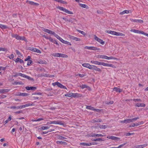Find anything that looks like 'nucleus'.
Wrapping results in <instances>:
<instances>
[{
	"label": "nucleus",
	"mask_w": 148,
	"mask_h": 148,
	"mask_svg": "<svg viewBox=\"0 0 148 148\" xmlns=\"http://www.w3.org/2000/svg\"><path fill=\"white\" fill-rule=\"evenodd\" d=\"M84 67L88 68L90 69L95 70L97 71H100L101 70L95 65H83Z\"/></svg>",
	"instance_id": "nucleus-1"
},
{
	"label": "nucleus",
	"mask_w": 148,
	"mask_h": 148,
	"mask_svg": "<svg viewBox=\"0 0 148 148\" xmlns=\"http://www.w3.org/2000/svg\"><path fill=\"white\" fill-rule=\"evenodd\" d=\"M52 55L54 57H62V58H67L68 56L66 54L59 53H55L52 54Z\"/></svg>",
	"instance_id": "nucleus-2"
},
{
	"label": "nucleus",
	"mask_w": 148,
	"mask_h": 148,
	"mask_svg": "<svg viewBox=\"0 0 148 148\" xmlns=\"http://www.w3.org/2000/svg\"><path fill=\"white\" fill-rule=\"evenodd\" d=\"M52 85L54 86L56 85L58 87L62 89H67V88L66 87L61 84L60 83L58 82L52 83Z\"/></svg>",
	"instance_id": "nucleus-3"
},
{
	"label": "nucleus",
	"mask_w": 148,
	"mask_h": 148,
	"mask_svg": "<svg viewBox=\"0 0 148 148\" xmlns=\"http://www.w3.org/2000/svg\"><path fill=\"white\" fill-rule=\"evenodd\" d=\"M57 8L60 10L63 11V12H65V13H66L68 14H73V12L69 11L67 10L65 8H64L62 7H61L60 6H58L57 7Z\"/></svg>",
	"instance_id": "nucleus-4"
},
{
	"label": "nucleus",
	"mask_w": 148,
	"mask_h": 148,
	"mask_svg": "<svg viewBox=\"0 0 148 148\" xmlns=\"http://www.w3.org/2000/svg\"><path fill=\"white\" fill-rule=\"evenodd\" d=\"M97 57L99 58L105 59L107 60H110L114 59V58L112 57H108L106 56L103 55H98Z\"/></svg>",
	"instance_id": "nucleus-5"
},
{
	"label": "nucleus",
	"mask_w": 148,
	"mask_h": 148,
	"mask_svg": "<svg viewBox=\"0 0 148 148\" xmlns=\"http://www.w3.org/2000/svg\"><path fill=\"white\" fill-rule=\"evenodd\" d=\"M42 30L45 32H46L49 34L53 35L54 36H55V34H56L54 32L46 28H43Z\"/></svg>",
	"instance_id": "nucleus-6"
},
{
	"label": "nucleus",
	"mask_w": 148,
	"mask_h": 148,
	"mask_svg": "<svg viewBox=\"0 0 148 148\" xmlns=\"http://www.w3.org/2000/svg\"><path fill=\"white\" fill-rule=\"evenodd\" d=\"M84 48L89 50H91L95 51L99 50H100V49L99 48H97L96 47H93L85 46L84 47Z\"/></svg>",
	"instance_id": "nucleus-7"
},
{
	"label": "nucleus",
	"mask_w": 148,
	"mask_h": 148,
	"mask_svg": "<svg viewBox=\"0 0 148 148\" xmlns=\"http://www.w3.org/2000/svg\"><path fill=\"white\" fill-rule=\"evenodd\" d=\"M53 124L59 125H64V123L63 122L60 121H53Z\"/></svg>",
	"instance_id": "nucleus-8"
},
{
	"label": "nucleus",
	"mask_w": 148,
	"mask_h": 148,
	"mask_svg": "<svg viewBox=\"0 0 148 148\" xmlns=\"http://www.w3.org/2000/svg\"><path fill=\"white\" fill-rule=\"evenodd\" d=\"M95 39L98 42L100 43L101 45H103L105 44V42L103 41L102 40L98 38L95 35Z\"/></svg>",
	"instance_id": "nucleus-9"
},
{
	"label": "nucleus",
	"mask_w": 148,
	"mask_h": 148,
	"mask_svg": "<svg viewBox=\"0 0 148 148\" xmlns=\"http://www.w3.org/2000/svg\"><path fill=\"white\" fill-rule=\"evenodd\" d=\"M91 62L92 64L96 65H109L108 64H105L104 63H101L99 62L95 61H91Z\"/></svg>",
	"instance_id": "nucleus-10"
},
{
	"label": "nucleus",
	"mask_w": 148,
	"mask_h": 148,
	"mask_svg": "<svg viewBox=\"0 0 148 148\" xmlns=\"http://www.w3.org/2000/svg\"><path fill=\"white\" fill-rule=\"evenodd\" d=\"M68 37L70 39H72L76 41H80L81 40L80 38L72 36L71 35H69L68 36Z\"/></svg>",
	"instance_id": "nucleus-11"
},
{
	"label": "nucleus",
	"mask_w": 148,
	"mask_h": 148,
	"mask_svg": "<svg viewBox=\"0 0 148 148\" xmlns=\"http://www.w3.org/2000/svg\"><path fill=\"white\" fill-rule=\"evenodd\" d=\"M107 138L112 140H119L120 139L119 138L113 136H107Z\"/></svg>",
	"instance_id": "nucleus-12"
},
{
	"label": "nucleus",
	"mask_w": 148,
	"mask_h": 148,
	"mask_svg": "<svg viewBox=\"0 0 148 148\" xmlns=\"http://www.w3.org/2000/svg\"><path fill=\"white\" fill-rule=\"evenodd\" d=\"M132 121L131 120V119H128L125 120L123 121H120V122L121 123H130V122H132Z\"/></svg>",
	"instance_id": "nucleus-13"
},
{
	"label": "nucleus",
	"mask_w": 148,
	"mask_h": 148,
	"mask_svg": "<svg viewBox=\"0 0 148 148\" xmlns=\"http://www.w3.org/2000/svg\"><path fill=\"white\" fill-rule=\"evenodd\" d=\"M104 136L101 134H96L95 133H92L90 136L92 137H103Z\"/></svg>",
	"instance_id": "nucleus-14"
},
{
	"label": "nucleus",
	"mask_w": 148,
	"mask_h": 148,
	"mask_svg": "<svg viewBox=\"0 0 148 148\" xmlns=\"http://www.w3.org/2000/svg\"><path fill=\"white\" fill-rule=\"evenodd\" d=\"M26 3H28L32 5H39V4L38 3H35L33 1H30L28 0H27L26 1Z\"/></svg>",
	"instance_id": "nucleus-15"
},
{
	"label": "nucleus",
	"mask_w": 148,
	"mask_h": 148,
	"mask_svg": "<svg viewBox=\"0 0 148 148\" xmlns=\"http://www.w3.org/2000/svg\"><path fill=\"white\" fill-rule=\"evenodd\" d=\"M132 11L131 10H125L122 12H121L120 13V14L121 15H123L124 14H128L130 13H131Z\"/></svg>",
	"instance_id": "nucleus-16"
},
{
	"label": "nucleus",
	"mask_w": 148,
	"mask_h": 148,
	"mask_svg": "<svg viewBox=\"0 0 148 148\" xmlns=\"http://www.w3.org/2000/svg\"><path fill=\"white\" fill-rule=\"evenodd\" d=\"M113 90L114 91H115L116 92H118L119 93H120L121 92H122L123 91V90L122 89H121L119 88L116 87H115L113 89Z\"/></svg>",
	"instance_id": "nucleus-17"
},
{
	"label": "nucleus",
	"mask_w": 148,
	"mask_h": 148,
	"mask_svg": "<svg viewBox=\"0 0 148 148\" xmlns=\"http://www.w3.org/2000/svg\"><path fill=\"white\" fill-rule=\"evenodd\" d=\"M82 96V95L81 94L73 93V97L74 98L80 97Z\"/></svg>",
	"instance_id": "nucleus-18"
},
{
	"label": "nucleus",
	"mask_w": 148,
	"mask_h": 148,
	"mask_svg": "<svg viewBox=\"0 0 148 148\" xmlns=\"http://www.w3.org/2000/svg\"><path fill=\"white\" fill-rule=\"evenodd\" d=\"M28 95V94L26 93H25L23 92H18L16 95L17 96H27Z\"/></svg>",
	"instance_id": "nucleus-19"
},
{
	"label": "nucleus",
	"mask_w": 148,
	"mask_h": 148,
	"mask_svg": "<svg viewBox=\"0 0 148 148\" xmlns=\"http://www.w3.org/2000/svg\"><path fill=\"white\" fill-rule=\"evenodd\" d=\"M131 20V21L134 22H135L140 23H142L143 22V20H140V19H132Z\"/></svg>",
	"instance_id": "nucleus-20"
},
{
	"label": "nucleus",
	"mask_w": 148,
	"mask_h": 148,
	"mask_svg": "<svg viewBox=\"0 0 148 148\" xmlns=\"http://www.w3.org/2000/svg\"><path fill=\"white\" fill-rule=\"evenodd\" d=\"M102 121V120L100 119L96 118L93 119L92 121V123H95L96 122H101Z\"/></svg>",
	"instance_id": "nucleus-21"
},
{
	"label": "nucleus",
	"mask_w": 148,
	"mask_h": 148,
	"mask_svg": "<svg viewBox=\"0 0 148 148\" xmlns=\"http://www.w3.org/2000/svg\"><path fill=\"white\" fill-rule=\"evenodd\" d=\"M37 63L42 64H47V62L45 60H39L38 61H37Z\"/></svg>",
	"instance_id": "nucleus-22"
},
{
	"label": "nucleus",
	"mask_w": 148,
	"mask_h": 148,
	"mask_svg": "<svg viewBox=\"0 0 148 148\" xmlns=\"http://www.w3.org/2000/svg\"><path fill=\"white\" fill-rule=\"evenodd\" d=\"M106 32L112 35L115 36L116 32L112 31L111 30H107L106 31Z\"/></svg>",
	"instance_id": "nucleus-23"
},
{
	"label": "nucleus",
	"mask_w": 148,
	"mask_h": 148,
	"mask_svg": "<svg viewBox=\"0 0 148 148\" xmlns=\"http://www.w3.org/2000/svg\"><path fill=\"white\" fill-rule=\"evenodd\" d=\"M50 127H55V126L51 125L50 126V127L48 126H43L41 127L40 129L42 130H46L49 129Z\"/></svg>",
	"instance_id": "nucleus-24"
},
{
	"label": "nucleus",
	"mask_w": 148,
	"mask_h": 148,
	"mask_svg": "<svg viewBox=\"0 0 148 148\" xmlns=\"http://www.w3.org/2000/svg\"><path fill=\"white\" fill-rule=\"evenodd\" d=\"M56 143L58 144H60L64 145H67V143L66 142L62 141H57L56 142Z\"/></svg>",
	"instance_id": "nucleus-25"
},
{
	"label": "nucleus",
	"mask_w": 148,
	"mask_h": 148,
	"mask_svg": "<svg viewBox=\"0 0 148 148\" xmlns=\"http://www.w3.org/2000/svg\"><path fill=\"white\" fill-rule=\"evenodd\" d=\"M26 89L27 90H34L36 89V88L35 87H29L27 86L26 87Z\"/></svg>",
	"instance_id": "nucleus-26"
},
{
	"label": "nucleus",
	"mask_w": 148,
	"mask_h": 148,
	"mask_svg": "<svg viewBox=\"0 0 148 148\" xmlns=\"http://www.w3.org/2000/svg\"><path fill=\"white\" fill-rule=\"evenodd\" d=\"M135 106L138 107H144L145 106V105L143 103H137L136 104Z\"/></svg>",
	"instance_id": "nucleus-27"
},
{
	"label": "nucleus",
	"mask_w": 148,
	"mask_h": 148,
	"mask_svg": "<svg viewBox=\"0 0 148 148\" xmlns=\"http://www.w3.org/2000/svg\"><path fill=\"white\" fill-rule=\"evenodd\" d=\"M16 39L17 40H25V38L24 36H21L18 35Z\"/></svg>",
	"instance_id": "nucleus-28"
},
{
	"label": "nucleus",
	"mask_w": 148,
	"mask_h": 148,
	"mask_svg": "<svg viewBox=\"0 0 148 148\" xmlns=\"http://www.w3.org/2000/svg\"><path fill=\"white\" fill-rule=\"evenodd\" d=\"M80 145L83 146H89L91 145L92 144L91 143H80Z\"/></svg>",
	"instance_id": "nucleus-29"
},
{
	"label": "nucleus",
	"mask_w": 148,
	"mask_h": 148,
	"mask_svg": "<svg viewBox=\"0 0 148 148\" xmlns=\"http://www.w3.org/2000/svg\"><path fill=\"white\" fill-rule=\"evenodd\" d=\"M10 90L9 89H0V93H3L5 92H7Z\"/></svg>",
	"instance_id": "nucleus-30"
},
{
	"label": "nucleus",
	"mask_w": 148,
	"mask_h": 148,
	"mask_svg": "<svg viewBox=\"0 0 148 148\" xmlns=\"http://www.w3.org/2000/svg\"><path fill=\"white\" fill-rule=\"evenodd\" d=\"M115 36H124L125 34L120 32H116Z\"/></svg>",
	"instance_id": "nucleus-31"
},
{
	"label": "nucleus",
	"mask_w": 148,
	"mask_h": 148,
	"mask_svg": "<svg viewBox=\"0 0 148 148\" xmlns=\"http://www.w3.org/2000/svg\"><path fill=\"white\" fill-rule=\"evenodd\" d=\"M54 36L56 37L59 40H60L61 42H62L63 40L62 38L61 37H60L59 36L58 34H55Z\"/></svg>",
	"instance_id": "nucleus-32"
},
{
	"label": "nucleus",
	"mask_w": 148,
	"mask_h": 148,
	"mask_svg": "<svg viewBox=\"0 0 148 148\" xmlns=\"http://www.w3.org/2000/svg\"><path fill=\"white\" fill-rule=\"evenodd\" d=\"M21 76L24 78H26L28 79H31V78L30 77L27 76L24 74H22Z\"/></svg>",
	"instance_id": "nucleus-33"
},
{
	"label": "nucleus",
	"mask_w": 148,
	"mask_h": 148,
	"mask_svg": "<svg viewBox=\"0 0 148 148\" xmlns=\"http://www.w3.org/2000/svg\"><path fill=\"white\" fill-rule=\"evenodd\" d=\"M0 28L2 29H6L8 28L7 26L0 24Z\"/></svg>",
	"instance_id": "nucleus-34"
},
{
	"label": "nucleus",
	"mask_w": 148,
	"mask_h": 148,
	"mask_svg": "<svg viewBox=\"0 0 148 148\" xmlns=\"http://www.w3.org/2000/svg\"><path fill=\"white\" fill-rule=\"evenodd\" d=\"M34 105L33 103L31 102V103H27L25 105H24L25 108L26 107H29L30 106H34Z\"/></svg>",
	"instance_id": "nucleus-35"
},
{
	"label": "nucleus",
	"mask_w": 148,
	"mask_h": 148,
	"mask_svg": "<svg viewBox=\"0 0 148 148\" xmlns=\"http://www.w3.org/2000/svg\"><path fill=\"white\" fill-rule=\"evenodd\" d=\"M79 5L82 8H86L87 9H88L89 8L88 6L86 4L80 3Z\"/></svg>",
	"instance_id": "nucleus-36"
},
{
	"label": "nucleus",
	"mask_w": 148,
	"mask_h": 148,
	"mask_svg": "<svg viewBox=\"0 0 148 148\" xmlns=\"http://www.w3.org/2000/svg\"><path fill=\"white\" fill-rule=\"evenodd\" d=\"M108 127L107 125H100L99 126V128L101 129H105Z\"/></svg>",
	"instance_id": "nucleus-37"
},
{
	"label": "nucleus",
	"mask_w": 148,
	"mask_h": 148,
	"mask_svg": "<svg viewBox=\"0 0 148 148\" xmlns=\"http://www.w3.org/2000/svg\"><path fill=\"white\" fill-rule=\"evenodd\" d=\"M64 96H65L67 97H73V93L72 92H70V93L66 94L64 95Z\"/></svg>",
	"instance_id": "nucleus-38"
},
{
	"label": "nucleus",
	"mask_w": 148,
	"mask_h": 148,
	"mask_svg": "<svg viewBox=\"0 0 148 148\" xmlns=\"http://www.w3.org/2000/svg\"><path fill=\"white\" fill-rule=\"evenodd\" d=\"M86 109L93 111L94 110H95L94 108L91 106H87L86 107Z\"/></svg>",
	"instance_id": "nucleus-39"
},
{
	"label": "nucleus",
	"mask_w": 148,
	"mask_h": 148,
	"mask_svg": "<svg viewBox=\"0 0 148 148\" xmlns=\"http://www.w3.org/2000/svg\"><path fill=\"white\" fill-rule=\"evenodd\" d=\"M43 76L49 77H54V75H50L49 74H45L43 75Z\"/></svg>",
	"instance_id": "nucleus-40"
},
{
	"label": "nucleus",
	"mask_w": 148,
	"mask_h": 148,
	"mask_svg": "<svg viewBox=\"0 0 148 148\" xmlns=\"http://www.w3.org/2000/svg\"><path fill=\"white\" fill-rule=\"evenodd\" d=\"M62 43H64V44H67V45H71V43L70 42H69L68 41H65L64 40H62Z\"/></svg>",
	"instance_id": "nucleus-41"
},
{
	"label": "nucleus",
	"mask_w": 148,
	"mask_h": 148,
	"mask_svg": "<svg viewBox=\"0 0 148 148\" xmlns=\"http://www.w3.org/2000/svg\"><path fill=\"white\" fill-rule=\"evenodd\" d=\"M13 84L14 85H22L23 84V83L21 82H15L13 83Z\"/></svg>",
	"instance_id": "nucleus-42"
},
{
	"label": "nucleus",
	"mask_w": 148,
	"mask_h": 148,
	"mask_svg": "<svg viewBox=\"0 0 148 148\" xmlns=\"http://www.w3.org/2000/svg\"><path fill=\"white\" fill-rule=\"evenodd\" d=\"M29 49H30V51H32L34 52H36L38 49H36V48H34V47H32V48H30Z\"/></svg>",
	"instance_id": "nucleus-43"
},
{
	"label": "nucleus",
	"mask_w": 148,
	"mask_h": 148,
	"mask_svg": "<svg viewBox=\"0 0 148 148\" xmlns=\"http://www.w3.org/2000/svg\"><path fill=\"white\" fill-rule=\"evenodd\" d=\"M130 32H133L136 33H138L139 32V31L138 30L133 29H131Z\"/></svg>",
	"instance_id": "nucleus-44"
},
{
	"label": "nucleus",
	"mask_w": 148,
	"mask_h": 148,
	"mask_svg": "<svg viewBox=\"0 0 148 148\" xmlns=\"http://www.w3.org/2000/svg\"><path fill=\"white\" fill-rule=\"evenodd\" d=\"M66 138L60 136H59L58 137V139L59 140H64Z\"/></svg>",
	"instance_id": "nucleus-45"
},
{
	"label": "nucleus",
	"mask_w": 148,
	"mask_h": 148,
	"mask_svg": "<svg viewBox=\"0 0 148 148\" xmlns=\"http://www.w3.org/2000/svg\"><path fill=\"white\" fill-rule=\"evenodd\" d=\"M80 87L82 89L85 88H88L89 87L86 85H82L80 86Z\"/></svg>",
	"instance_id": "nucleus-46"
},
{
	"label": "nucleus",
	"mask_w": 148,
	"mask_h": 148,
	"mask_svg": "<svg viewBox=\"0 0 148 148\" xmlns=\"http://www.w3.org/2000/svg\"><path fill=\"white\" fill-rule=\"evenodd\" d=\"M11 119L12 118L11 117V116H9L8 119L5 121H4V123H5V124H7L8 122V121H10L11 120Z\"/></svg>",
	"instance_id": "nucleus-47"
},
{
	"label": "nucleus",
	"mask_w": 148,
	"mask_h": 148,
	"mask_svg": "<svg viewBox=\"0 0 148 148\" xmlns=\"http://www.w3.org/2000/svg\"><path fill=\"white\" fill-rule=\"evenodd\" d=\"M42 120H43V118H39L37 119L32 120V121L33 122H36L38 121H40Z\"/></svg>",
	"instance_id": "nucleus-48"
},
{
	"label": "nucleus",
	"mask_w": 148,
	"mask_h": 148,
	"mask_svg": "<svg viewBox=\"0 0 148 148\" xmlns=\"http://www.w3.org/2000/svg\"><path fill=\"white\" fill-rule=\"evenodd\" d=\"M53 119H63V118L60 116H57L56 117H54Z\"/></svg>",
	"instance_id": "nucleus-49"
},
{
	"label": "nucleus",
	"mask_w": 148,
	"mask_h": 148,
	"mask_svg": "<svg viewBox=\"0 0 148 148\" xmlns=\"http://www.w3.org/2000/svg\"><path fill=\"white\" fill-rule=\"evenodd\" d=\"M77 31H78V32L79 33L81 34H83V35H85V33L84 31H81V30H77Z\"/></svg>",
	"instance_id": "nucleus-50"
},
{
	"label": "nucleus",
	"mask_w": 148,
	"mask_h": 148,
	"mask_svg": "<svg viewBox=\"0 0 148 148\" xmlns=\"http://www.w3.org/2000/svg\"><path fill=\"white\" fill-rule=\"evenodd\" d=\"M126 144V143H123L122 144L120 145L117 148H121L123 147Z\"/></svg>",
	"instance_id": "nucleus-51"
},
{
	"label": "nucleus",
	"mask_w": 148,
	"mask_h": 148,
	"mask_svg": "<svg viewBox=\"0 0 148 148\" xmlns=\"http://www.w3.org/2000/svg\"><path fill=\"white\" fill-rule=\"evenodd\" d=\"M7 51V49L5 48H0V51Z\"/></svg>",
	"instance_id": "nucleus-52"
},
{
	"label": "nucleus",
	"mask_w": 148,
	"mask_h": 148,
	"mask_svg": "<svg viewBox=\"0 0 148 148\" xmlns=\"http://www.w3.org/2000/svg\"><path fill=\"white\" fill-rule=\"evenodd\" d=\"M134 133H131L130 132H128L125 135L127 136H129L134 135Z\"/></svg>",
	"instance_id": "nucleus-53"
},
{
	"label": "nucleus",
	"mask_w": 148,
	"mask_h": 148,
	"mask_svg": "<svg viewBox=\"0 0 148 148\" xmlns=\"http://www.w3.org/2000/svg\"><path fill=\"white\" fill-rule=\"evenodd\" d=\"M11 36L12 37L15 38L16 39V38H17V37L18 36V35L17 34H12Z\"/></svg>",
	"instance_id": "nucleus-54"
},
{
	"label": "nucleus",
	"mask_w": 148,
	"mask_h": 148,
	"mask_svg": "<svg viewBox=\"0 0 148 148\" xmlns=\"http://www.w3.org/2000/svg\"><path fill=\"white\" fill-rule=\"evenodd\" d=\"M16 54L19 56H21V54L18 50H16Z\"/></svg>",
	"instance_id": "nucleus-55"
},
{
	"label": "nucleus",
	"mask_w": 148,
	"mask_h": 148,
	"mask_svg": "<svg viewBox=\"0 0 148 148\" xmlns=\"http://www.w3.org/2000/svg\"><path fill=\"white\" fill-rule=\"evenodd\" d=\"M141 148H144L147 146V144H145L143 145H140Z\"/></svg>",
	"instance_id": "nucleus-56"
},
{
	"label": "nucleus",
	"mask_w": 148,
	"mask_h": 148,
	"mask_svg": "<svg viewBox=\"0 0 148 148\" xmlns=\"http://www.w3.org/2000/svg\"><path fill=\"white\" fill-rule=\"evenodd\" d=\"M103 140L101 138H98L97 139H94L93 140V141H102Z\"/></svg>",
	"instance_id": "nucleus-57"
},
{
	"label": "nucleus",
	"mask_w": 148,
	"mask_h": 148,
	"mask_svg": "<svg viewBox=\"0 0 148 148\" xmlns=\"http://www.w3.org/2000/svg\"><path fill=\"white\" fill-rule=\"evenodd\" d=\"M31 58V57L29 56H28L25 59V61H28L29 60H30V59Z\"/></svg>",
	"instance_id": "nucleus-58"
},
{
	"label": "nucleus",
	"mask_w": 148,
	"mask_h": 148,
	"mask_svg": "<svg viewBox=\"0 0 148 148\" xmlns=\"http://www.w3.org/2000/svg\"><path fill=\"white\" fill-rule=\"evenodd\" d=\"M9 57L10 59H12L14 57V55L13 54H12L9 56Z\"/></svg>",
	"instance_id": "nucleus-59"
},
{
	"label": "nucleus",
	"mask_w": 148,
	"mask_h": 148,
	"mask_svg": "<svg viewBox=\"0 0 148 148\" xmlns=\"http://www.w3.org/2000/svg\"><path fill=\"white\" fill-rule=\"evenodd\" d=\"M24 105H21L18 106V109H21L23 108H25Z\"/></svg>",
	"instance_id": "nucleus-60"
},
{
	"label": "nucleus",
	"mask_w": 148,
	"mask_h": 148,
	"mask_svg": "<svg viewBox=\"0 0 148 148\" xmlns=\"http://www.w3.org/2000/svg\"><path fill=\"white\" fill-rule=\"evenodd\" d=\"M10 108L11 109H18V106H11L10 107Z\"/></svg>",
	"instance_id": "nucleus-61"
},
{
	"label": "nucleus",
	"mask_w": 148,
	"mask_h": 148,
	"mask_svg": "<svg viewBox=\"0 0 148 148\" xmlns=\"http://www.w3.org/2000/svg\"><path fill=\"white\" fill-rule=\"evenodd\" d=\"M63 19L65 20L66 21H69V22H71V21L70 20H68L67 18H65V17H63Z\"/></svg>",
	"instance_id": "nucleus-62"
},
{
	"label": "nucleus",
	"mask_w": 148,
	"mask_h": 148,
	"mask_svg": "<svg viewBox=\"0 0 148 148\" xmlns=\"http://www.w3.org/2000/svg\"><path fill=\"white\" fill-rule=\"evenodd\" d=\"M49 40L51 42H54L55 40H53V39L51 38V37H49Z\"/></svg>",
	"instance_id": "nucleus-63"
},
{
	"label": "nucleus",
	"mask_w": 148,
	"mask_h": 148,
	"mask_svg": "<svg viewBox=\"0 0 148 148\" xmlns=\"http://www.w3.org/2000/svg\"><path fill=\"white\" fill-rule=\"evenodd\" d=\"M133 148H141L140 145H137L134 147Z\"/></svg>",
	"instance_id": "nucleus-64"
}]
</instances>
